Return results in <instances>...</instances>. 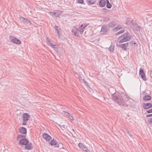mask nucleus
Masks as SVG:
<instances>
[{
    "label": "nucleus",
    "mask_w": 152,
    "mask_h": 152,
    "mask_svg": "<svg viewBox=\"0 0 152 152\" xmlns=\"http://www.w3.org/2000/svg\"><path fill=\"white\" fill-rule=\"evenodd\" d=\"M109 94H105L103 96L105 100L109 99Z\"/></svg>",
    "instance_id": "27"
},
{
    "label": "nucleus",
    "mask_w": 152,
    "mask_h": 152,
    "mask_svg": "<svg viewBox=\"0 0 152 152\" xmlns=\"http://www.w3.org/2000/svg\"><path fill=\"white\" fill-rule=\"evenodd\" d=\"M66 115H67L70 116V114L69 113L67 112H66Z\"/></svg>",
    "instance_id": "43"
},
{
    "label": "nucleus",
    "mask_w": 152,
    "mask_h": 152,
    "mask_svg": "<svg viewBox=\"0 0 152 152\" xmlns=\"http://www.w3.org/2000/svg\"><path fill=\"white\" fill-rule=\"evenodd\" d=\"M55 30L57 32L58 36L59 37V32L61 30L60 28L56 25L54 26Z\"/></svg>",
    "instance_id": "17"
},
{
    "label": "nucleus",
    "mask_w": 152,
    "mask_h": 152,
    "mask_svg": "<svg viewBox=\"0 0 152 152\" xmlns=\"http://www.w3.org/2000/svg\"><path fill=\"white\" fill-rule=\"evenodd\" d=\"M132 36L130 35L129 32L127 31L122 35L118 37L120 43L129 41L132 38Z\"/></svg>",
    "instance_id": "2"
},
{
    "label": "nucleus",
    "mask_w": 152,
    "mask_h": 152,
    "mask_svg": "<svg viewBox=\"0 0 152 152\" xmlns=\"http://www.w3.org/2000/svg\"><path fill=\"white\" fill-rule=\"evenodd\" d=\"M150 75L151 77L152 78V70L151 71L150 73Z\"/></svg>",
    "instance_id": "41"
},
{
    "label": "nucleus",
    "mask_w": 152,
    "mask_h": 152,
    "mask_svg": "<svg viewBox=\"0 0 152 152\" xmlns=\"http://www.w3.org/2000/svg\"><path fill=\"white\" fill-rule=\"evenodd\" d=\"M108 26L106 25H103L102 27L101 32L102 34H106L108 31Z\"/></svg>",
    "instance_id": "8"
},
{
    "label": "nucleus",
    "mask_w": 152,
    "mask_h": 152,
    "mask_svg": "<svg viewBox=\"0 0 152 152\" xmlns=\"http://www.w3.org/2000/svg\"><path fill=\"white\" fill-rule=\"evenodd\" d=\"M112 99L119 105L123 106H133L132 103L129 100L127 96L124 94H118V96L114 94L113 95Z\"/></svg>",
    "instance_id": "1"
},
{
    "label": "nucleus",
    "mask_w": 152,
    "mask_h": 152,
    "mask_svg": "<svg viewBox=\"0 0 152 152\" xmlns=\"http://www.w3.org/2000/svg\"><path fill=\"white\" fill-rule=\"evenodd\" d=\"M72 33L75 36L79 37V30L77 27L74 26L72 30Z\"/></svg>",
    "instance_id": "5"
},
{
    "label": "nucleus",
    "mask_w": 152,
    "mask_h": 152,
    "mask_svg": "<svg viewBox=\"0 0 152 152\" xmlns=\"http://www.w3.org/2000/svg\"><path fill=\"white\" fill-rule=\"evenodd\" d=\"M49 143L51 145L53 146L56 145L57 143L56 140H53Z\"/></svg>",
    "instance_id": "23"
},
{
    "label": "nucleus",
    "mask_w": 152,
    "mask_h": 152,
    "mask_svg": "<svg viewBox=\"0 0 152 152\" xmlns=\"http://www.w3.org/2000/svg\"><path fill=\"white\" fill-rule=\"evenodd\" d=\"M77 2L79 3L83 4L84 2L83 0H77Z\"/></svg>",
    "instance_id": "35"
},
{
    "label": "nucleus",
    "mask_w": 152,
    "mask_h": 152,
    "mask_svg": "<svg viewBox=\"0 0 152 152\" xmlns=\"http://www.w3.org/2000/svg\"><path fill=\"white\" fill-rule=\"evenodd\" d=\"M120 29V28L118 29V27H116L114 29H113V31H117V30H118V29Z\"/></svg>",
    "instance_id": "39"
},
{
    "label": "nucleus",
    "mask_w": 152,
    "mask_h": 152,
    "mask_svg": "<svg viewBox=\"0 0 152 152\" xmlns=\"http://www.w3.org/2000/svg\"><path fill=\"white\" fill-rule=\"evenodd\" d=\"M108 49L111 53L113 52L114 50V46L113 45H111Z\"/></svg>",
    "instance_id": "26"
},
{
    "label": "nucleus",
    "mask_w": 152,
    "mask_h": 152,
    "mask_svg": "<svg viewBox=\"0 0 152 152\" xmlns=\"http://www.w3.org/2000/svg\"><path fill=\"white\" fill-rule=\"evenodd\" d=\"M148 122L149 124H152V118H149Z\"/></svg>",
    "instance_id": "33"
},
{
    "label": "nucleus",
    "mask_w": 152,
    "mask_h": 152,
    "mask_svg": "<svg viewBox=\"0 0 152 152\" xmlns=\"http://www.w3.org/2000/svg\"><path fill=\"white\" fill-rule=\"evenodd\" d=\"M83 25H81L80 27V30H79V31L80 32V33L82 34L83 32H84V31L85 29L83 27Z\"/></svg>",
    "instance_id": "25"
},
{
    "label": "nucleus",
    "mask_w": 152,
    "mask_h": 152,
    "mask_svg": "<svg viewBox=\"0 0 152 152\" xmlns=\"http://www.w3.org/2000/svg\"><path fill=\"white\" fill-rule=\"evenodd\" d=\"M25 137V136L21 134L18 135L17 136L16 139L17 140H18L19 139H23Z\"/></svg>",
    "instance_id": "21"
},
{
    "label": "nucleus",
    "mask_w": 152,
    "mask_h": 152,
    "mask_svg": "<svg viewBox=\"0 0 152 152\" xmlns=\"http://www.w3.org/2000/svg\"><path fill=\"white\" fill-rule=\"evenodd\" d=\"M126 130H127V132L128 134V135L130 136V137H132V135L129 132V131L127 130V129H126Z\"/></svg>",
    "instance_id": "38"
},
{
    "label": "nucleus",
    "mask_w": 152,
    "mask_h": 152,
    "mask_svg": "<svg viewBox=\"0 0 152 152\" xmlns=\"http://www.w3.org/2000/svg\"><path fill=\"white\" fill-rule=\"evenodd\" d=\"M19 132L23 134H25L26 133V129L24 127H21L19 129Z\"/></svg>",
    "instance_id": "14"
},
{
    "label": "nucleus",
    "mask_w": 152,
    "mask_h": 152,
    "mask_svg": "<svg viewBox=\"0 0 152 152\" xmlns=\"http://www.w3.org/2000/svg\"><path fill=\"white\" fill-rule=\"evenodd\" d=\"M116 23L115 22H112L109 23L108 26L110 27L113 28L116 26Z\"/></svg>",
    "instance_id": "22"
},
{
    "label": "nucleus",
    "mask_w": 152,
    "mask_h": 152,
    "mask_svg": "<svg viewBox=\"0 0 152 152\" xmlns=\"http://www.w3.org/2000/svg\"><path fill=\"white\" fill-rule=\"evenodd\" d=\"M89 2L90 4H93L95 3V1L94 0H90Z\"/></svg>",
    "instance_id": "34"
},
{
    "label": "nucleus",
    "mask_w": 152,
    "mask_h": 152,
    "mask_svg": "<svg viewBox=\"0 0 152 152\" xmlns=\"http://www.w3.org/2000/svg\"><path fill=\"white\" fill-rule=\"evenodd\" d=\"M72 130H73V132H75L74 130L73 129H72Z\"/></svg>",
    "instance_id": "47"
},
{
    "label": "nucleus",
    "mask_w": 152,
    "mask_h": 152,
    "mask_svg": "<svg viewBox=\"0 0 152 152\" xmlns=\"http://www.w3.org/2000/svg\"><path fill=\"white\" fill-rule=\"evenodd\" d=\"M129 44L131 45H135L136 43L134 41H131L129 42Z\"/></svg>",
    "instance_id": "36"
},
{
    "label": "nucleus",
    "mask_w": 152,
    "mask_h": 152,
    "mask_svg": "<svg viewBox=\"0 0 152 152\" xmlns=\"http://www.w3.org/2000/svg\"><path fill=\"white\" fill-rule=\"evenodd\" d=\"M24 22L28 24H31V23L30 21L26 18L25 19Z\"/></svg>",
    "instance_id": "30"
},
{
    "label": "nucleus",
    "mask_w": 152,
    "mask_h": 152,
    "mask_svg": "<svg viewBox=\"0 0 152 152\" xmlns=\"http://www.w3.org/2000/svg\"><path fill=\"white\" fill-rule=\"evenodd\" d=\"M1 138V133H0V139Z\"/></svg>",
    "instance_id": "46"
},
{
    "label": "nucleus",
    "mask_w": 152,
    "mask_h": 152,
    "mask_svg": "<svg viewBox=\"0 0 152 152\" xmlns=\"http://www.w3.org/2000/svg\"><path fill=\"white\" fill-rule=\"evenodd\" d=\"M49 13L51 15H54L56 17L58 16L59 15V14L57 11H56L54 12H50Z\"/></svg>",
    "instance_id": "19"
},
{
    "label": "nucleus",
    "mask_w": 152,
    "mask_h": 152,
    "mask_svg": "<svg viewBox=\"0 0 152 152\" xmlns=\"http://www.w3.org/2000/svg\"><path fill=\"white\" fill-rule=\"evenodd\" d=\"M142 79L146 81L147 80V78L145 77V74L144 75L141 76Z\"/></svg>",
    "instance_id": "31"
},
{
    "label": "nucleus",
    "mask_w": 152,
    "mask_h": 152,
    "mask_svg": "<svg viewBox=\"0 0 152 152\" xmlns=\"http://www.w3.org/2000/svg\"><path fill=\"white\" fill-rule=\"evenodd\" d=\"M23 122L22 124L24 125H26L27 122L30 118V116L27 113H24L22 115Z\"/></svg>",
    "instance_id": "3"
},
{
    "label": "nucleus",
    "mask_w": 152,
    "mask_h": 152,
    "mask_svg": "<svg viewBox=\"0 0 152 152\" xmlns=\"http://www.w3.org/2000/svg\"><path fill=\"white\" fill-rule=\"evenodd\" d=\"M124 31H125V30L124 29H122V30H120V31H119L117 33H116L115 35H118L119 34L122 33H123Z\"/></svg>",
    "instance_id": "29"
},
{
    "label": "nucleus",
    "mask_w": 152,
    "mask_h": 152,
    "mask_svg": "<svg viewBox=\"0 0 152 152\" xmlns=\"http://www.w3.org/2000/svg\"><path fill=\"white\" fill-rule=\"evenodd\" d=\"M146 112L148 113H152V108L147 110L146 111Z\"/></svg>",
    "instance_id": "37"
},
{
    "label": "nucleus",
    "mask_w": 152,
    "mask_h": 152,
    "mask_svg": "<svg viewBox=\"0 0 152 152\" xmlns=\"http://www.w3.org/2000/svg\"><path fill=\"white\" fill-rule=\"evenodd\" d=\"M33 148V147L32 146V144L31 142L28 144H27L25 146V149H27L28 150L32 149Z\"/></svg>",
    "instance_id": "16"
},
{
    "label": "nucleus",
    "mask_w": 152,
    "mask_h": 152,
    "mask_svg": "<svg viewBox=\"0 0 152 152\" xmlns=\"http://www.w3.org/2000/svg\"><path fill=\"white\" fill-rule=\"evenodd\" d=\"M106 3H107L106 7L107 8L109 9L111 7L112 5L108 0L107 1Z\"/></svg>",
    "instance_id": "24"
},
{
    "label": "nucleus",
    "mask_w": 152,
    "mask_h": 152,
    "mask_svg": "<svg viewBox=\"0 0 152 152\" xmlns=\"http://www.w3.org/2000/svg\"><path fill=\"white\" fill-rule=\"evenodd\" d=\"M151 116H152V114H148V115H146V117H151Z\"/></svg>",
    "instance_id": "40"
},
{
    "label": "nucleus",
    "mask_w": 152,
    "mask_h": 152,
    "mask_svg": "<svg viewBox=\"0 0 152 152\" xmlns=\"http://www.w3.org/2000/svg\"><path fill=\"white\" fill-rule=\"evenodd\" d=\"M11 37L12 38H10V40L12 42L18 45H20L21 44V41L19 39L12 36H11Z\"/></svg>",
    "instance_id": "6"
},
{
    "label": "nucleus",
    "mask_w": 152,
    "mask_h": 152,
    "mask_svg": "<svg viewBox=\"0 0 152 152\" xmlns=\"http://www.w3.org/2000/svg\"><path fill=\"white\" fill-rule=\"evenodd\" d=\"M130 27L133 29L134 31H138L140 30L141 27L137 23H132Z\"/></svg>",
    "instance_id": "4"
},
{
    "label": "nucleus",
    "mask_w": 152,
    "mask_h": 152,
    "mask_svg": "<svg viewBox=\"0 0 152 152\" xmlns=\"http://www.w3.org/2000/svg\"><path fill=\"white\" fill-rule=\"evenodd\" d=\"M84 83H85V84H86V85H87L88 83L86 81H85V80L84 81Z\"/></svg>",
    "instance_id": "42"
},
{
    "label": "nucleus",
    "mask_w": 152,
    "mask_h": 152,
    "mask_svg": "<svg viewBox=\"0 0 152 152\" xmlns=\"http://www.w3.org/2000/svg\"><path fill=\"white\" fill-rule=\"evenodd\" d=\"M47 43V44L51 46H53V48H56V47L55 46H56L55 45H53L52 43L50 41L49 39L47 38L46 39Z\"/></svg>",
    "instance_id": "18"
},
{
    "label": "nucleus",
    "mask_w": 152,
    "mask_h": 152,
    "mask_svg": "<svg viewBox=\"0 0 152 152\" xmlns=\"http://www.w3.org/2000/svg\"><path fill=\"white\" fill-rule=\"evenodd\" d=\"M87 26V25H84L83 26V27L85 29V28Z\"/></svg>",
    "instance_id": "44"
},
{
    "label": "nucleus",
    "mask_w": 152,
    "mask_h": 152,
    "mask_svg": "<svg viewBox=\"0 0 152 152\" xmlns=\"http://www.w3.org/2000/svg\"><path fill=\"white\" fill-rule=\"evenodd\" d=\"M28 141L26 139L23 138L21 139L19 142V144L20 145H26L28 143Z\"/></svg>",
    "instance_id": "7"
},
{
    "label": "nucleus",
    "mask_w": 152,
    "mask_h": 152,
    "mask_svg": "<svg viewBox=\"0 0 152 152\" xmlns=\"http://www.w3.org/2000/svg\"><path fill=\"white\" fill-rule=\"evenodd\" d=\"M142 105L144 109H147L152 107V103H143Z\"/></svg>",
    "instance_id": "9"
},
{
    "label": "nucleus",
    "mask_w": 152,
    "mask_h": 152,
    "mask_svg": "<svg viewBox=\"0 0 152 152\" xmlns=\"http://www.w3.org/2000/svg\"><path fill=\"white\" fill-rule=\"evenodd\" d=\"M107 0H100L99 2V4L100 7H104L105 6Z\"/></svg>",
    "instance_id": "12"
},
{
    "label": "nucleus",
    "mask_w": 152,
    "mask_h": 152,
    "mask_svg": "<svg viewBox=\"0 0 152 152\" xmlns=\"http://www.w3.org/2000/svg\"><path fill=\"white\" fill-rule=\"evenodd\" d=\"M78 146L83 151L87 152V150H88V149L82 143H79L78 144Z\"/></svg>",
    "instance_id": "10"
},
{
    "label": "nucleus",
    "mask_w": 152,
    "mask_h": 152,
    "mask_svg": "<svg viewBox=\"0 0 152 152\" xmlns=\"http://www.w3.org/2000/svg\"><path fill=\"white\" fill-rule=\"evenodd\" d=\"M42 137L47 141H49L51 139V137L46 133H44L42 135Z\"/></svg>",
    "instance_id": "11"
},
{
    "label": "nucleus",
    "mask_w": 152,
    "mask_h": 152,
    "mask_svg": "<svg viewBox=\"0 0 152 152\" xmlns=\"http://www.w3.org/2000/svg\"><path fill=\"white\" fill-rule=\"evenodd\" d=\"M19 19L21 21L24 22L25 18L23 17L20 16L19 18Z\"/></svg>",
    "instance_id": "32"
},
{
    "label": "nucleus",
    "mask_w": 152,
    "mask_h": 152,
    "mask_svg": "<svg viewBox=\"0 0 152 152\" xmlns=\"http://www.w3.org/2000/svg\"><path fill=\"white\" fill-rule=\"evenodd\" d=\"M143 99L145 101L150 100L151 99V97L148 95H146L143 97Z\"/></svg>",
    "instance_id": "20"
},
{
    "label": "nucleus",
    "mask_w": 152,
    "mask_h": 152,
    "mask_svg": "<svg viewBox=\"0 0 152 152\" xmlns=\"http://www.w3.org/2000/svg\"><path fill=\"white\" fill-rule=\"evenodd\" d=\"M133 20L132 19L128 18L127 19L126 24V25L131 26L132 25V23H133Z\"/></svg>",
    "instance_id": "15"
},
{
    "label": "nucleus",
    "mask_w": 152,
    "mask_h": 152,
    "mask_svg": "<svg viewBox=\"0 0 152 152\" xmlns=\"http://www.w3.org/2000/svg\"><path fill=\"white\" fill-rule=\"evenodd\" d=\"M70 117H71V118H70H70L72 120L73 119V117L72 116H70Z\"/></svg>",
    "instance_id": "45"
},
{
    "label": "nucleus",
    "mask_w": 152,
    "mask_h": 152,
    "mask_svg": "<svg viewBox=\"0 0 152 152\" xmlns=\"http://www.w3.org/2000/svg\"><path fill=\"white\" fill-rule=\"evenodd\" d=\"M128 42L126 43H124L121 44L119 45V47L123 49L124 50H126L127 49V48L128 46Z\"/></svg>",
    "instance_id": "13"
},
{
    "label": "nucleus",
    "mask_w": 152,
    "mask_h": 152,
    "mask_svg": "<svg viewBox=\"0 0 152 152\" xmlns=\"http://www.w3.org/2000/svg\"><path fill=\"white\" fill-rule=\"evenodd\" d=\"M139 74H140V76L144 75L145 73L142 69H141L140 70Z\"/></svg>",
    "instance_id": "28"
}]
</instances>
